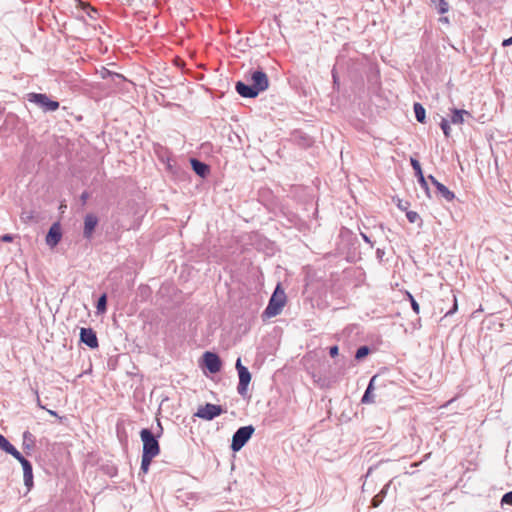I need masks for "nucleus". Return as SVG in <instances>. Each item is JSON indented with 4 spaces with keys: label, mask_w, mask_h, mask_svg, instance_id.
Masks as SVG:
<instances>
[{
    "label": "nucleus",
    "mask_w": 512,
    "mask_h": 512,
    "mask_svg": "<svg viewBox=\"0 0 512 512\" xmlns=\"http://www.w3.org/2000/svg\"><path fill=\"white\" fill-rule=\"evenodd\" d=\"M286 294L285 291L281 288V285L278 284L274 293L272 294L268 306L266 307L263 315L267 318L275 317L280 314L286 305Z\"/></svg>",
    "instance_id": "f257e3e1"
},
{
    "label": "nucleus",
    "mask_w": 512,
    "mask_h": 512,
    "mask_svg": "<svg viewBox=\"0 0 512 512\" xmlns=\"http://www.w3.org/2000/svg\"><path fill=\"white\" fill-rule=\"evenodd\" d=\"M140 438L143 443L142 456L155 458L160 454L159 442L149 429H142Z\"/></svg>",
    "instance_id": "f03ea898"
},
{
    "label": "nucleus",
    "mask_w": 512,
    "mask_h": 512,
    "mask_svg": "<svg viewBox=\"0 0 512 512\" xmlns=\"http://www.w3.org/2000/svg\"><path fill=\"white\" fill-rule=\"evenodd\" d=\"M253 433L254 428L252 426L239 428L232 437L231 449L235 452L239 451L251 438Z\"/></svg>",
    "instance_id": "7ed1b4c3"
},
{
    "label": "nucleus",
    "mask_w": 512,
    "mask_h": 512,
    "mask_svg": "<svg viewBox=\"0 0 512 512\" xmlns=\"http://www.w3.org/2000/svg\"><path fill=\"white\" fill-rule=\"evenodd\" d=\"M235 366L239 376V384L237 387V391L240 395L244 396L247 393L248 385L251 381V374L248 371V369L242 365L240 358L237 359Z\"/></svg>",
    "instance_id": "20e7f679"
},
{
    "label": "nucleus",
    "mask_w": 512,
    "mask_h": 512,
    "mask_svg": "<svg viewBox=\"0 0 512 512\" xmlns=\"http://www.w3.org/2000/svg\"><path fill=\"white\" fill-rule=\"evenodd\" d=\"M29 101L38 104L46 111H55L59 108V102L49 99L45 94L31 93L29 94Z\"/></svg>",
    "instance_id": "39448f33"
},
{
    "label": "nucleus",
    "mask_w": 512,
    "mask_h": 512,
    "mask_svg": "<svg viewBox=\"0 0 512 512\" xmlns=\"http://www.w3.org/2000/svg\"><path fill=\"white\" fill-rule=\"evenodd\" d=\"M222 413L223 410L221 406L207 403L204 406H200L195 415L204 420H212Z\"/></svg>",
    "instance_id": "423d86ee"
},
{
    "label": "nucleus",
    "mask_w": 512,
    "mask_h": 512,
    "mask_svg": "<svg viewBox=\"0 0 512 512\" xmlns=\"http://www.w3.org/2000/svg\"><path fill=\"white\" fill-rule=\"evenodd\" d=\"M202 361L210 373H217L221 370L222 362L216 353L205 352L202 356Z\"/></svg>",
    "instance_id": "0eeeda50"
},
{
    "label": "nucleus",
    "mask_w": 512,
    "mask_h": 512,
    "mask_svg": "<svg viewBox=\"0 0 512 512\" xmlns=\"http://www.w3.org/2000/svg\"><path fill=\"white\" fill-rule=\"evenodd\" d=\"M99 222L98 217L93 213H88L84 217L83 236L85 239L90 240L93 237L95 228Z\"/></svg>",
    "instance_id": "6e6552de"
},
{
    "label": "nucleus",
    "mask_w": 512,
    "mask_h": 512,
    "mask_svg": "<svg viewBox=\"0 0 512 512\" xmlns=\"http://www.w3.org/2000/svg\"><path fill=\"white\" fill-rule=\"evenodd\" d=\"M252 86L258 91V93L265 91L269 86V80L263 71H254L251 74Z\"/></svg>",
    "instance_id": "1a4fd4ad"
},
{
    "label": "nucleus",
    "mask_w": 512,
    "mask_h": 512,
    "mask_svg": "<svg viewBox=\"0 0 512 512\" xmlns=\"http://www.w3.org/2000/svg\"><path fill=\"white\" fill-rule=\"evenodd\" d=\"M61 238V225L59 223L52 224L46 235V244L51 248H54L60 242Z\"/></svg>",
    "instance_id": "9d476101"
},
{
    "label": "nucleus",
    "mask_w": 512,
    "mask_h": 512,
    "mask_svg": "<svg viewBox=\"0 0 512 512\" xmlns=\"http://www.w3.org/2000/svg\"><path fill=\"white\" fill-rule=\"evenodd\" d=\"M22 465L23 478L25 485L30 489L33 485V469L31 463L24 458L21 454L19 458H16Z\"/></svg>",
    "instance_id": "9b49d317"
},
{
    "label": "nucleus",
    "mask_w": 512,
    "mask_h": 512,
    "mask_svg": "<svg viewBox=\"0 0 512 512\" xmlns=\"http://www.w3.org/2000/svg\"><path fill=\"white\" fill-rule=\"evenodd\" d=\"M80 340L92 349L99 345L96 333L91 328H81Z\"/></svg>",
    "instance_id": "f8f14e48"
},
{
    "label": "nucleus",
    "mask_w": 512,
    "mask_h": 512,
    "mask_svg": "<svg viewBox=\"0 0 512 512\" xmlns=\"http://www.w3.org/2000/svg\"><path fill=\"white\" fill-rule=\"evenodd\" d=\"M236 91L245 98H254L259 93L258 91L251 85H246L242 82H237L236 84Z\"/></svg>",
    "instance_id": "ddd939ff"
},
{
    "label": "nucleus",
    "mask_w": 512,
    "mask_h": 512,
    "mask_svg": "<svg viewBox=\"0 0 512 512\" xmlns=\"http://www.w3.org/2000/svg\"><path fill=\"white\" fill-rule=\"evenodd\" d=\"M451 122L453 124H456V125H460V124H463L465 119L464 117L467 116V117H471V113L467 110H464V109H451Z\"/></svg>",
    "instance_id": "4468645a"
},
{
    "label": "nucleus",
    "mask_w": 512,
    "mask_h": 512,
    "mask_svg": "<svg viewBox=\"0 0 512 512\" xmlns=\"http://www.w3.org/2000/svg\"><path fill=\"white\" fill-rule=\"evenodd\" d=\"M0 448L6 453L12 455L14 458L20 457V452L3 436L0 434Z\"/></svg>",
    "instance_id": "2eb2a0df"
},
{
    "label": "nucleus",
    "mask_w": 512,
    "mask_h": 512,
    "mask_svg": "<svg viewBox=\"0 0 512 512\" xmlns=\"http://www.w3.org/2000/svg\"><path fill=\"white\" fill-rule=\"evenodd\" d=\"M191 165L195 173L199 176L204 177L209 172V167L196 159L191 160Z\"/></svg>",
    "instance_id": "dca6fc26"
},
{
    "label": "nucleus",
    "mask_w": 512,
    "mask_h": 512,
    "mask_svg": "<svg viewBox=\"0 0 512 512\" xmlns=\"http://www.w3.org/2000/svg\"><path fill=\"white\" fill-rule=\"evenodd\" d=\"M377 376H373L369 382V385L362 397V403H373L374 402V396L372 395V391L374 389V382L376 380Z\"/></svg>",
    "instance_id": "f3484780"
},
{
    "label": "nucleus",
    "mask_w": 512,
    "mask_h": 512,
    "mask_svg": "<svg viewBox=\"0 0 512 512\" xmlns=\"http://www.w3.org/2000/svg\"><path fill=\"white\" fill-rule=\"evenodd\" d=\"M414 112H415V117H416L417 121H419L420 123H424L425 119H426L425 108L420 103H415L414 104Z\"/></svg>",
    "instance_id": "a211bd4d"
},
{
    "label": "nucleus",
    "mask_w": 512,
    "mask_h": 512,
    "mask_svg": "<svg viewBox=\"0 0 512 512\" xmlns=\"http://www.w3.org/2000/svg\"><path fill=\"white\" fill-rule=\"evenodd\" d=\"M436 189L447 201H452L455 198V194L442 183L438 184Z\"/></svg>",
    "instance_id": "6ab92c4d"
},
{
    "label": "nucleus",
    "mask_w": 512,
    "mask_h": 512,
    "mask_svg": "<svg viewBox=\"0 0 512 512\" xmlns=\"http://www.w3.org/2000/svg\"><path fill=\"white\" fill-rule=\"evenodd\" d=\"M23 445L27 448H31L34 445L33 435L29 431L23 433Z\"/></svg>",
    "instance_id": "aec40b11"
},
{
    "label": "nucleus",
    "mask_w": 512,
    "mask_h": 512,
    "mask_svg": "<svg viewBox=\"0 0 512 512\" xmlns=\"http://www.w3.org/2000/svg\"><path fill=\"white\" fill-rule=\"evenodd\" d=\"M154 458L152 457H148V456H142V460H141V470L143 471V473H147L148 470H149V467L151 465V462Z\"/></svg>",
    "instance_id": "412c9836"
},
{
    "label": "nucleus",
    "mask_w": 512,
    "mask_h": 512,
    "mask_svg": "<svg viewBox=\"0 0 512 512\" xmlns=\"http://www.w3.org/2000/svg\"><path fill=\"white\" fill-rule=\"evenodd\" d=\"M106 304H107V297L105 294H103L99 299H98V302H97V310L98 312H105L106 310Z\"/></svg>",
    "instance_id": "4be33fe9"
},
{
    "label": "nucleus",
    "mask_w": 512,
    "mask_h": 512,
    "mask_svg": "<svg viewBox=\"0 0 512 512\" xmlns=\"http://www.w3.org/2000/svg\"><path fill=\"white\" fill-rule=\"evenodd\" d=\"M410 163H411V166L413 167L417 177L423 174L421 165L418 160L411 158Z\"/></svg>",
    "instance_id": "5701e85b"
},
{
    "label": "nucleus",
    "mask_w": 512,
    "mask_h": 512,
    "mask_svg": "<svg viewBox=\"0 0 512 512\" xmlns=\"http://www.w3.org/2000/svg\"><path fill=\"white\" fill-rule=\"evenodd\" d=\"M369 354V348L367 346H361L357 352H356V355H355V358L357 360H361L362 358H364L365 356H367Z\"/></svg>",
    "instance_id": "b1692460"
},
{
    "label": "nucleus",
    "mask_w": 512,
    "mask_h": 512,
    "mask_svg": "<svg viewBox=\"0 0 512 512\" xmlns=\"http://www.w3.org/2000/svg\"><path fill=\"white\" fill-rule=\"evenodd\" d=\"M406 217L409 220V222H411V223H415L418 220H420L419 214L417 212H415V211H407L406 212Z\"/></svg>",
    "instance_id": "393cba45"
},
{
    "label": "nucleus",
    "mask_w": 512,
    "mask_h": 512,
    "mask_svg": "<svg viewBox=\"0 0 512 512\" xmlns=\"http://www.w3.org/2000/svg\"><path fill=\"white\" fill-rule=\"evenodd\" d=\"M441 129L443 130V133L446 137L450 136V126L448 121L445 118H442V121L440 123Z\"/></svg>",
    "instance_id": "a878e982"
},
{
    "label": "nucleus",
    "mask_w": 512,
    "mask_h": 512,
    "mask_svg": "<svg viewBox=\"0 0 512 512\" xmlns=\"http://www.w3.org/2000/svg\"><path fill=\"white\" fill-rule=\"evenodd\" d=\"M449 6L448 3L445 0H439V7L438 11L440 14H444L448 11Z\"/></svg>",
    "instance_id": "bb28decb"
},
{
    "label": "nucleus",
    "mask_w": 512,
    "mask_h": 512,
    "mask_svg": "<svg viewBox=\"0 0 512 512\" xmlns=\"http://www.w3.org/2000/svg\"><path fill=\"white\" fill-rule=\"evenodd\" d=\"M502 503H505V504H508V505H512V491L506 493L502 497Z\"/></svg>",
    "instance_id": "cd10ccee"
},
{
    "label": "nucleus",
    "mask_w": 512,
    "mask_h": 512,
    "mask_svg": "<svg viewBox=\"0 0 512 512\" xmlns=\"http://www.w3.org/2000/svg\"><path fill=\"white\" fill-rule=\"evenodd\" d=\"M397 207L399 209H401L402 211H406L407 212V209L409 207V203L407 201H403V200H398L397 202Z\"/></svg>",
    "instance_id": "c85d7f7f"
},
{
    "label": "nucleus",
    "mask_w": 512,
    "mask_h": 512,
    "mask_svg": "<svg viewBox=\"0 0 512 512\" xmlns=\"http://www.w3.org/2000/svg\"><path fill=\"white\" fill-rule=\"evenodd\" d=\"M418 181L422 188L428 189V184L423 174L418 176Z\"/></svg>",
    "instance_id": "c756f323"
},
{
    "label": "nucleus",
    "mask_w": 512,
    "mask_h": 512,
    "mask_svg": "<svg viewBox=\"0 0 512 512\" xmlns=\"http://www.w3.org/2000/svg\"><path fill=\"white\" fill-rule=\"evenodd\" d=\"M411 307L413 309V311L416 313V314H419L420 312V306L419 304L417 303V301L415 299H412L411 301Z\"/></svg>",
    "instance_id": "7c9ffc66"
},
{
    "label": "nucleus",
    "mask_w": 512,
    "mask_h": 512,
    "mask_svg": "<svg viewBox=\"0 0 512 512\" xmlns=\"http://www.w3.org/2000/svg\"><path fill=\"white\" fill-rule=\"evenodd\" d=\"M457 309H458L457 298H456V296H454L453 308L446 313V316L455 313L457 311Z\"/></svg>",
    "instance_id": "2f4dec72"
},
{
    "label": "nucleus",
    "mask_w": 512,
    "mask_h": 512,
    "mask_svg": "<svg viewBox=\"0 0 512 512\" xmlns=\"http://www.w3.org/2000/svg\"><path fill=\"white\" fill-rule=\"evenodd\" d=\"M339 349L337 346L330 347L329 353L331 357H336L338 355Z\"/></svg>",
    "instance_id": "473e14b6"
},
{
    "label": "nucleus",
    "mask_w": 512,
    "mask_h": 512,
    "mask_svg": "<svg viewBox=\"0 0 512 512\" xmlns=\"http://www.w3.org/2000/svg\"><path fill=\"white\" fill-rule=\"evenodd\" d=\"M1 240L3 242H12L13 241V236L10 235V234H6V235L1 237Z\"/></svg>",
    "instance_id": "72a5a7b5"
},
{
    "label": "nucleus",
    "mask_w": 512,
    "mask_h": 512,
    "mask_svg": "<svg viewBox=\"0 0 512 512\" xmlns=\"http://www.w3.org/2000/svg\"><path fill=\"white\" fill-rule=\"evenodd\" d=\"M428 179L431 181V183H432L435 187H437V185H438V184H440V182H439V181H438L434 176H432V175H429V176H428Z\"/></svg>",
    "instance_id": "f704fd0d"
},
{
    "label": "nucleus",
    "mask_w": 512,
    "mask_h": 512,
    "mask_svg": "<svg viewBox=\"0 0 512 512\" xmlns=\"http://www.w3.org/2000/svg\"><path fill=\"white\" fill-rule=\"evenodd\" d=\"M502 45H503L504 47L509 46V45H512V36H511L510 38H508V39H505V40L502 42Z\"/></svg>",
    "instance_id": "c9c22d12"
},
{
    "label": "nucleus",
    "mask_w": 512,
    "mask_h": 512,
    "mask_svg": "<svg viewBox=\"0 0 512 512\" xmlns=\"http://www.w3.org/2000/svg\"><path fill=\"white\" fill-rule=\"evenodd\" d=\"M47 411H48V413H49L50 415H52V416H54V417H57L59 420H62V419H63L61 416H59V415L57 414V412H56V411L49 410V409H48Z\"/></svg>",
    "instance_id": "e433bc0d"
},
{
    "label": "nucleus",
    "mask_w": 512,
    "mask_h": 512,
    "mask_svg": "<svg viewBox=\"0 0 512 512\" xmlns=\"http://www.w3.org/2000/svg\"><path fill=\"white\" fill-rule=\"evenodd\" d=\"M407 297H408V300H410V302L412 301V299H414V297L409 292H407Z\"/></svg>",
    "instance_id": "4c0bfd02"
},
{
    "label": "nucleus",
    "mask_w": 512,
    "mask_h": 512,
    "mask_svg": "<svg viewBox=\"0 0 512 512\" xmlns=\"http://www.w3.org/2000/svg\"><path fill=\"white\" fill-rule=\"evenodd\" d=\"M38 406H39L40 408H42V409H45V407H44L43 405H41V402H40V400H39V399H38Z\"/></svg>",
    "instance_id": "58836bf2"
},
{
    "label": "nucleus",
    "mask_w": 512,
    "mask_h": 512,
    "mask_svg": "<svg viewBox=\"0 0 512 512\" xmlns=\"http://www.w3.org/2000/svg\"><path fill=\"white\" fill-rule=\"evenodd\" d=\"M441 20L444 21V22H448V18L447 17H444Z\"/></svg>",
    "instance_id": "ea45409f"
}]
</instances>
